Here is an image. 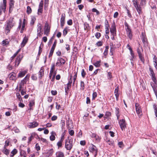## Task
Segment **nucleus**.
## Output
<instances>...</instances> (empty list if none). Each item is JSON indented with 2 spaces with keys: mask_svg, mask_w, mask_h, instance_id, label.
<instances>
[{
  "mask_svg": "<svg viewBox=\"0 0 157 157\" xmlns=\"http://www.w3.org/2000/svg\"><path fill=\"white\" fill-rule=\"evenodd\" d=\"M39 140L40 141H42L43 142H46V140L45 139L41 138H39Z\"/></svg>",
  "mask_w": 157,
  "mask_h": 157,
  "instance_id": "64",
  "label": "nucleus"
},
{
  "mask_svg": "<svg viewBox=\"0 0 157 157\" xmlns=\"http://www.w3.org/2000/svg\"><path fill=\"white\" fill-rule=\"evenodd\" d=\"M44 69L43 67H41L40 68V71L39 72V78H42L44 74Z\"/></svg>",
  "mask_w": 157,
  "mask_h": 157,
  "instance_id": "16",
  "label": "nucleus"
},
{
  "mask_svg": "<svg viewBox=\"0 0 157 157\" xmlns=\"http://www.w3.org/2000/svg\"><path fill=\"white\" fill-rule=\"evenodd\" d=\"M71 86L69 85L68 84H67V86L66 88H65V92L66 93H67L69 89V87H71Z\"/></svg>",
  "mask_w": 157,
  "mask_h": 157,
  "instance_id": "49",
  "label": "nucleus"
},
{
  "mask_svg": "<svg viewBox=\"0 0 157 157\" xmlns=\"http://www.w3.org/2000/svg\"><path fill=\"white\" fill-rule=\"evenodd\" d=\"M21 58L20 56H18L16 59L15 62V66L17 67L18 66L21 61Z\"/></svg>",
  "mask_w": 157,
  "mask_h": 157,
  "instance_id": "18",
  "label": "nucleus"
},
{
  "mask_svg": "<svg viewBox=\"0 0 157 157\" xmlns=\"http://www.w3.org/2000/svg\"><path fill=\"white\" fill-rule=\"evenodd\" d=\"M27 40H23L21 43V47H23L25 45L26 43L27 42Z\"/></svg>",
  "mask_w": 157,
  "mask_h": 157,
  "instance_id": "34",
  "label": "nucleus"
},
{
  "mask_svg": "<svg viewBox=\"0 0 157 157\" xmlns=\"http://www.w3.org/2000/svg\"><path fill=\"white\" fill-rule=\"evenodd\" d=\"M110 32L111 34L112 35L113 37L111 38L113 39H115V36L116 35V25L115 22L113 21L110 28Z\"/></svg>",
  "mask_w": 157,
  "mask_h": 157,
  "instance_id": "2",
  "label": "nucleus"
},
{
  "mask_svg": "<svg viewBox=\"0 0 157 157\" xmlns=\"http://www.w3.org/2000/svg\"><path fill=\"white\" fill-rule=\"evenodd\" d=\"M72 141L68 137L67 139L65 140V148L67 150H70L72 147Z\"/></svg>",
  "mask_w": 157,
  "mask_h": 157,
  "instance_id": "3",
  "label": "nucleus"
},
{
  "mask_svg": "<svg viewBox=\"0 0 157 157\" xmlns=\"http://www.w3.org/2000/svg\"><path fill=\"white\" fill-rule=\"evenodd\" d=\"M153 107L155 109V113L156 117H157V109L155 105H153Z\"/></svg>",
  "mask_w": 157,
  "mask_h": 157,
  "instance_id": "52",
  "label": "nucleus"
},
{
  "mask_svg": "<svg viewBox=\"0 0 157 157\" xmlns=\"http://www.w3.org/2000/svg\"><path fill=\"white\" fill-rule=\"evenodd\" d=\"M89 151L90 152L94 154L95 157L97 155L98 151L96 147L93 144L90 145L89 147Z\"/></svg>",
  "mask_w": 157,
  "mask_h": 157,
  "instance_id": "6",
  "label": "nucleus"
},
{
  "mask_svg": "<svg viewBox=\"0 0 157 157\" xmlns=\"http://www.w3.org/2000/svg\"><path fill=\"white\" fill-rule=\"evenodd\" d=\"M34 102L33 101H30L29 104V106L30 109H31V107L34 105Z\"/></svg>",
  "mask_w": 157,
  "mask_h": 157,
  "instance_id": "41",
  "label": "nucleus"
},
{
  "mask_svg": "<svg viewBox=\"0 0 157 157\" xmlns=\"http://www.w3.org/2000/svg\"><path fill=\"white\" fill-rule=\"evenodd\" d=\"M33 136L32 135H31L30 136L29 138V141H28V143H29L31 140L33 139Z\"/></svg>",
  "mask_w": 157,
  "mask_h": 157,
  "instance_id": "62",
  "label": "nucleus"
},
{
  "mask_svg": "<svg viewBox=\"0 0 157 157\" xmlns=\"http://www.w3.org/2000/svg\"><path fill=\"white\" fill-rule=\"evenodd\" d=\"M80 144L81 145L84 146L86 144V142L84 140H82L80 141Z\"/></svg>",
  "mask_w": 157,
  "mask_h": 157,
  "instance_id": "61",
  "label": "nucleus"
},
{
  "mask_svg": "<svg viewBox=\"0 0 157 157\" xmlns=\"http://www.w3.org/2000/svg\"><path fill=\"white\" fill-rule=\"evenodd\" d=\"M43 0H41L39 6V8L38 10V14L40 15L42 13L43 11Z\"/></svg>",
  "mask_w": 157,
  "mask_h": 157,
  "instance_id": "11",
  "label": "nucleus"
},
{
  "mask_svg": "<svg viewBox=\"0 0 157 157\" xmlns=\"http://www.w3.org/2000/svg\"><path fill=\"white\" fill-rule=\"evenodd\" d=\"M72 75H71L70 76V78H69L68 82L67 84L71 86V84L72 83Z\"/></svg>",
  "mask_w": 157,
  "mask_h": 157,
  "instance_id": "37",
  "label": "nucleus"
},
{
  "mask_svg": "<svg viewBox=\"0 0 157 157\" xmlns=\"http://www.w3.org/2000/svg\"><path fill=\"white\" fill-rule=\"evenodd\" d=\"M36 20V17L34 16H32L31 17V21L30 22V24L31 25L33 24L34 22Z\"/></svg>",
  "mask_w": 157,
  "mask_h": 157,
  "instance_id": "30",
  "label": "nucleus"
},
{
  "mask_svg": "<svg viewBox=\"0 0 157 157\" xmlns=\"http://www.w3.org/2000/svg\"><path fill=\"white\" fill-rule=\"evenodd\" d=\"M89 29V25L87 23L84 24V29L85 30H87Z\"/></svg>",
  "mask_w": 157,
  "mask_h": 157,
  "instance_id": "33",
  "label": "nucleus"
},
{
  "mask_svg": "<svg viewBox=\"0 0 157 157\" xmlns=\"http://www.w3.org/2000/svg\"><path fill=\"white\" fill-rule=\"evenodd\" d=\"M67 24L68 25H71L72 24V21L71 19H70L67 21Z\"/></svg>",
  "mask_w": 157,
  "mask_h": 157,
  "instance_id": "55",
  "label": "nucleus"
},
{
  "mask_svg": "<svg viewBox=\"0 0 157 157\" xmlns=\"http://www.w3.org/2000/svg\"><path fill=\"white\" fill-rule=\"evenodd\" d=\"M26 23V20L25 19H24L22 23V25H21V19L20 20V22L19 23L18 27L19 28H20L21 26V33H22L24 30L25 29Z\"/></svg>",
  "mask_w": 157,
  "mask_h": 157,
  "instance_id": "8",
  "label": "nucleus"
},
{
  "mask_svg": "<svg viewBox=\"0 0 157 157\" xmlns=\"http://www.w3.org/2000/svg\"><path fill=\"white\" fill-rule=\"evenodd\" d=\"M109 26L108 24V21L107 20H106L105 23V29H109Z\"/></svg>",
  "mask_w": 157,
  "mask_h": 157,
  "instance_id": "42",
  "label": "nucleus"
},
{
  "mask_svg": "<svg viewBox=\"0 0 157 157\" xmlns=\"http://www.w3.org/2000/svg\"><path fill=\"white\" fill-rule=\"evenodd\" d=\"M32 79L34 80H36L37 79V77L35 75H33L32 76Z\"/></svg>",
  "mask_w": 157,
  "mask_h": 157,
  "instance_id": "59",
  "label": "nucleus"
},
{
  "mask_svg": "<svg viewBox=\"0 0 157 157\" xmlns=\"http://www.w3.org/2000/svg\"><path fill=\"white\" fill-rule=\"evenodd\" d=\"M80 86L81 87L82 89H84V83L83 82L81 81L80 82Z\"/></svg>",
  "mask_w": 157,
  "mask_h": 157,
  "instance_id": "58",
  "label": "nucleus"
},
{
  "mask_svg": "<svg viewBox=\"0 0 157 157\" xmlns=\"http://www.w3.org/2000/svg\"><path fill=\"white\" fill-rule=\"evenodd\" d=\"M115 95L116 97V100L117 101L118 100V98L119 97V94H118V87H117V88H116L115 90L114 91Z\"/></svg>",
  "mask_w": 157,
  "mask_h": 157,
  "instance_id": "24",
  "label": "nucleus"
},
{
  "mask_svg": "<svg viewBox=\"0 0 157 157\" xmlns=\"http://www.w3.org/2000/svg\"><path fill=\"white\" fill-rule=\"evenodd\" d=\"M15 23V22L13 21V17H10L6 21L5 27V32L6 34H7L9 33L10 30L14 26Z\"/></svg>",
  "mask_w": 157,
  "mask_h": 157,
  "instance_id": "1",
  "label": "nucleus"
},
{
  "mask_svg": "<svg viewBox=\"0 0 157 157\" xmlns=\"http://www.w3.org/2000/svg\"><path fill=\"white\" fill-rule=\"evenodd\" d=\"M77 75V72H75V75L74 76V77H73V80H74V81H75V80L76 79Z\"/></svg>",
  "mask_w": 157,
  "mask_h": 157,
  "instance_id": "53",
  "label": "nucleus"
},
{
  "mask_svg": "<svg viewBox=\"0 0 157 157\" xmlns=\"http://www.w3.org/2000/svg\"><path fill=\"white\" fill-rule=\"evenodd\" d=\"M9 42L8 41H7L6 40H3V41H2V44L3 46L6 45L8 44Z\"/></svg>",
  "mask_w": 157,
  "mask_h": 157,
  "instance_id": "39",
  "label": "nucleus"
},
{
  "mask_svg": "<svg viewBox=\"0 0 157 157\" xmlns=\"http://www.w3.org/2000/svg\"><path fill=\"white\" fill-rule=\"evenodd\" d=\"M32 12V10L31 8L29 6H28L27 7V13L28 14H29Z\"/></svg>",
  "mask_w": 157,
  "mask_h": 157,
  "instance_id": "38",
  "label": "nucleus"
},
{
  "mask_svg": "<svg viewBox=\"0 0 157 157\" xmlns=\"http://www.w3.org/2000/svg\"><path fill=\"white\" fill-rule=\"evenodd\" d=\"M62 143H63V142L62 141H59L57 143V146H58V147L59 148L62 147Z\"/></svg>",
  "mask_w": 157,
  "mask_h": 157,
  "instance_id": "51",
  "label": "nucleus"
},
{
  "mask_svg": "<svg viewBox=\"0 0 157 157\" xmlns=\"http://www.w3.org/2000/svg\"><path fill=\"white\" fill-rule=\"evenodd\" d=\"M10 141L9 140H7L6 141L5 144L4 145V147L7 148V147L10 144Z\"/></svg>",
  "mask_w": 157,
  "mask_h": 157,
  "instance_id": "31",
  "label": "nucleus"
},
{
  "mask_svg": "<svg viewBox=\"0 0 157 157\" xmlns=\"http://www.w3.org/2000/svg\"><path fill=\"white\" fill-rule=\"evenodd\" d=\"M6 7L2 5H0V15L2 14V11L5 12L6 10Z\"/></svg>",
  "mask_w": 157,
  "mask_h": 157,
  "instance_id": "22",
  "label": "nucleus"
},
{
  "mask_svg": "<svg viewBox=\"0 0 157 157\" xmlns=\"http://www.w3.org/2000/svg\"><path fill=\"white\" fill-rule=\"evenodd\" d=\"M68 30L69 29L67 27L65 28L63 31V34L64 35H65L67 34Z\"/></svg>",
  "mask_w": 157,
  "mask_h": 157,
  "instance_id": "35",
  "label": "nucleus"
},
{
  "mask_svg": "<svg viewBox=\"0 0 157 157\" xmlns=\"http://www.w3.org/2000/svg\"><path fill=\"white\" fill-rule=\"evenodd\" d=\"M56 134L55 133L52 132H51V135L50 137V140L52 141L54 140L55 139V135Z\"/></svg>",
  "mask_w": 157,
  "mask_h": 157,
  "instance_id": "25",
  "label": "nucleus"
},
{
  "mask_svg": "<svg viewBox=\"0 0 157 157\" xmlns=\"http://www.w3.org/2000/svg\"><path fill=\"white\" fill-rule=\"evenodd\" d=\"M29 76L28 75H27L24 78V79L21 81V82L23 83V84L26 83L25 80L29 79Z\"/></svg>",
  "mask_w": 157,
  "mask_h": 157,
  "instance_id": "32",
  "label": "nucleus"
},
{
  "mask_svg": "<svg viewBox=\"0 0 157 157\" xmlns=\"http://www.w3.org/2000/svg\"><path fill=\"white\" fill-rule=\"evenodd\" d=\"M132 2L134 6L139 14H140L142 13V9L140 6L138 4L137 0H133Z\"/></svg>",
  "mask_w": 157,
  "mask_h": 157,
  "instance_id": "5",
  "label": "nucleus"
},
{
  "mask_svg": "<svg viewBox=\"0 0 157 157\" xmlns=\"http://www.w3.org/2000/svg\"><path fill=\"white\" fill-rule=\"evenodd\" d=\"M57 117L56 116H53L51 118V120L52 121H54L56 120L57 119Z\"/></svg>",
  "mask_w": 157,
  "mask_h": 157,
  "instance_id": "63",
  "label": "nucleus"
},
{
  "mask_svg": "<svg viewBox=\"0 0 157 157\" xmlns=\"http://www.w3.org/2000/svg\"><path fill=\"white\" fill-rule=\"evenodd\" d=\"M54 50H55V49H54L53 48H51V49L50 50V53H49V57H50L52 56Z\"/></svg>",
  "mask_w": 157,
  "mask_h": 157,
  "instance_id": "43",
  "label": "nucleus"
},
{
  "mask_svg": "<svg viewBox=\"0 0 157 157\" xmlns=\"http://www.w3.org/2000/svg\"><path fill=\"white\" fill-rule=\"evenodd\" d=\"M17 151L16 149H14L11 152V154L10 155V157H13L17 153Z\"/></svg>",
  "mask_w": 157,
  "mask_h": 157,
  "instance_id": "23",
  "label": "nucleus"
},
{
  "mask_svg": "<svg viewBox=\"0 0 157 157\" xmlns=\"http://www.w3.org/2000/svg\"><path fill=\"white\" fill-rule=\"evenodd\" d=\"M124 25L125 26V29L127 32V33L129 36V38L131 39L132 36V34L131 33V30L127 23H124Z\"/></svg>",
  "mask_w": 157,
  "mask_h": 157,
  "instance_id": "9",
  "label": "nucleus"
},
{
  "mask_svg": "<svg viewBox=\"0 0 157 157\" xmlns=\"http://www.w3.org/2000/svg\"><path fill=\"white\" fill-rule=\"evenodd\" d=\"M101 61H97L94 62L93 65L96 67H99L101 65Z\"/></svg>",
  "mask_w": 157,
  "mask_h": 157,
  "instance_id": "21",
  "label": "nucleus"
},
{
  "mask_svg": "<svg viewBox=\"0 0 157 157\" xmlns=\"http://www.w3.org/2000/svg\"><path fill=\"white\" fill-rule=\"evenodd\" d=\"M86 74L84 70L82 69L81 71V75L83 78H84Z\"/></svg>",
  "mask_w": 157,
  "mask_h": 157,
  "instance_id": "40",
  "label": "nucleus"
},
{
  "mask_svg": "<svg viewBox=\"0 0 157 157\" xmlns=\"http://www.w3.org/2000/svg\"><path fill=\"white\" fill-rule=\"evenodd\" d=\"M55 69V64H53L52 65V67L51 68V70L50 71V72L51 73H55L54 72Z\"/></svg>",
  "mask_w": 157,
  "mask_h": 157,
  "instance_id": "36",
  "label": "nucleus"
},
{
  "mask_svg": "<svg viewBox=\"0 0 157 157\" xmlns=\"http://www.w3.org/2000/svg\"><path fill=\"white\" fill-rule=\"evenodd\" d=\"M95 36L97 39H99L101 36V34L99 33H97Z\"/></svg>",
  "mask_w": 157,
  "mask_h": 157,
  "instance_id": "57",
  "label": "nucleus"
},
{
  "mask_svg": "<svg viewBox=\"0 0 157 157\" xmlns=\"http://www.w3.org/2000/svg\"><path fill=\"white\" fill-rule=\"evenodd\" d=\"M16 74L14 72H12L11 73L9 74V77L10 80H15L16 78Z\"/></svg>",
  "mask_w": 157,
  "mask_h": 157,
  "instance_id": "15",
  "label": "nucleus"
},
{
  "mask_svg": "<svg viewBox=\"0 0 157 157\" xmlns=\"http://www.w3.org/2000/svg\"><path fill=\"white\" fill-rule=\"evenodd\" d=\"M102 44L103 43L102 41H99L96 43V44L99 47L102 46Z\"/></svg>",
  "mask_w": 157,
  "mask_h": 157,
  "instance_id": "50",
  "label": "nucleus"
},
{
  "mask_svg": "<svg viewBox=\"0 0 157 157\" xmlns=\"http://www.w3.org/2000/svg\"><path fill=\"white\" fill-rule=\"evenodd\" d=\"M135 107L136 112L137 114L139 116H141L142 115V113L141 108L140 107L139 105L137 103H136Z\"/></svg>",
  "mask_w": 157,
  "mask_h": 157,
  "instance_id": "10",
  "label": "nucleus"
},
{
  "mask_svg": "<svg viewBox=\"0 0 157 157\" xmlns=\"http://www.w3.org/2000/svg\"><path fill=\"white\" fill-rule=\"evenodd\" d=\"M2 151L5 154L7 155L9 154L10 152V151L9 150L7 149L6 148L3 147V150H2Z\"/></svg>",
  "mask_w": 157,
  "mask_h": 157,
  "instance_id": "20",
  "label": "nucleus"
},
{
  "mask_svg": "<svg viewBox=\"0 0 157 157\" xmlns=\"http://www.w3.org/2000/svg\"><path fill=\"white\" fill-rule=\"evenodd\" d=\"M65 15L64 13H63L61 15L60 18V25L61 27H63L65 24Z\"/></svg>",
  "mask_w": 157,
  "mask_h": 157,
  "instance_id": "14",
  "label": "nucleus"
},
{
  "mask_svg": "<svg viewBox=\"0 0 157 157\" xmlns=\"http://www.w3.org/2000/svg\"><path fill=\"white\" fill-rule=\"evenodd\" d=\"M14 3V0H10V9L13 7Z\"/></svg>",
  "mask_w": 157,
  "mask_h": 157,
  "instance_id": "28",
  "label": "nucleus"
},
{
  "mask_svg": "<svg viewBox=\"0 0 157 157\" xmlns=\"http://www.w3.org/2000/svg\"><path fill=\"white\" fill-rule=\"evenodd\" d=\"M58 61L60 62L61 65L64 64L65 63V60L62 58H58Z\"/></svg>",
  "mask_w": 157,
  "mask_h": 157,
  "instance_id": "27",
  "label": "nucleus"
},
{
  "mask_svg": "<svg viewBox=\"0 0 157 157\" xmlns=\"http://www.w3.org/2000/svg\"><path fill=\"white\" fill-rule=\"evenodd\" d=\"M39 124L37 122L34 121L32 122H29L28 124V127L29 128H33L36 127Z\"/></svg>",
  "mask_w": 157,
  "mask_h": 157,
  "instance_id": "13",
  "label": "nucleus"
},
{
  "mask_svg": "<svg viewBox=\"0 0 157 157\" xmlns=\"http://www.w3.org/2000/svg\"><path fill=\"white\" fill-rule=\"evenodd\" d=\"M50 27L48 23H46L44 28V33L46 35H47L50 32Z\"/></svg>",
  "mask_w": 157,
  "mask_h": 157,
  "instance_id": "12",
  "label": "nucleus"
},
{
  "mask_svg": "<svg viewBox=\"0 0 157 157\" xmlns=\"http://www.w3.org/2000/svg\"><path fill=\"white\" fill-rule=\"evenodd\" d=\"M119 124L122 130H124L126 125L125 120L124 119L120 120L119 121Z\"/></svg>",
  "mask_w": 157,
  "mask_h": 157,
  "instance_id": "7",
  "label": "nucleus"
},
{
  "mask_svg": "<svg viewBox=\"0 0 157 157\" xmlns=\"http://www.w3.org/2000/svg\"><path fill=\"white\" fill-rule=\"evenodd\" d=\"M56 157H64V155L63 152L61 151H58L56 154Z\"/></svg>",
  "mask_w": 157,
  "mask_h": 157,
  "instance_id": "19",
  "label": "nucleus"
},
{
  "mask_svg": "<svg viewBox=\"0 0 157 157\" xmlns=\"http://www.w3.org/2000/svg\"><path fill=\"white\" fill-rule=\"evenodd\" d=\"M143 51L142 48L139 47L137 49V52L138 54V55H142L141 52Z\"/></svg>",
  "mask_w": 157,
  "mask_h": 157,
  "instance_id": "29",
  "label": "nucleus"
},
{
  "mask_svg": "<svg viewBox=\"0 0 157 157\" xmlns=\"http://www.w3.org/2000/svg\"><path fill=\"white\" fill-rule=\"evenodd\" d=\"M139 58L140 59V60L144 63V58L143 57V56L142 55H139Z\"/></svg>",
  "mask_w": 157,
  "mask_h": 157,
  "instance_id": "48",
  "label": "nucleus"
},
{
  "mask_svg": "<svg viewBox=\"0 0 157 157\" xmlns=\"http://www.w3.org/2000/svg\"><path fill=\"white\" fill-rule=\"evenodd\" d=\"M21 155L23 156L24 157H26L27 156L26 152L24 151H21L20 152Z\"/></svg>",
  "mask_w": 157,
  "mask_h": 157,
  "instance_id": "45",
  "label": "nucleus"
},
{
  "mask_svg": "<svg viewBox=\"0 0 157 157\" xmlns=\"http://www.w3.org/2000/svg\"><path fill=\"white\" fill-rule=\"evenodd\" d=\"M69 133L70 135L72 136L74 134V130H71L69 131Z\"/></svg>",
  "mask_w": 157,
  "mask_h": 157,
  "instance_id": "60",
  "label": "nucleus"
},
{
  "mask_svg": "<svg viewBox=\"0 0 157 157\" xmlns=\"http://www.w3.org/2000/svg\"><path fill=\"white\" fill-rule=\"evenodd\" d=\"M27 73V71H20L18 75V77L19 78H21L24 77L26 74Z\"/></svg>",
  "mask_w": 157,
  "mask_h": 157,
  "instance_id": "17",
  "label": "nucleus"
},
{
  "mask_svg": "<svg viewBox=\"0 0 157 157\" xmlns=\"http://www.w3.org/2000/svg\"><path fill=\"white\" fill-rule=\"evenodd\" d=\"M92 11L93 12H96V15H98L99 14V12L95 8H93L92 9Z\"/></svg>",
  "mask_w": 157,
  "mask_h": 157,
  "instance_id": "44",
  "label": "nucleus"
},
{
  "mask_svg": "<svg viewBox=\"0 0 157 157\" xmlns=\"http://www.w3.org/2000/svg\"><path fill=\"white\" fill-rule=\"evenodd\" d=\"M141 37L142 39H145L146 38L145 33H142Z\"/></svg>",
  "mask_w": 157,
  "mask_h": 157,
  "instance_id": "54",
  "label": "nucleus"
},
{
  "mask_svg": "<svg viewBox=\"0 0 157 157\" xmlns=\"http://www.w3.org/2000/svg\"><path fill=\"white\" fill-rule=\"evenodd\" d=\"M115 109V113L117 117V119L118 120L120 117L119 109L118 108H116Z\"/></svg>",
  "mask_w": 157,
  "mask_h": 157,
  "instance_id": "26",
  "label": "nucleus"
},
{
  "mask_svg": "<svg viewBox=\"0 0 157 157\" xmlns=\"http://www.w3.org/2000/svg\"><path fill=\"white\" fill-rule=\"evenodd\" d=\"M111 115V113L110 112H106L105 114V116H106V118L109 117V116H110Z\"/></svg>",
  "mask_w": 157,
  "mask_h": 157,
  "instance_id": "56",
  "label": "nucleus"
},
{
  "mask_svg": "<svg viewBox=\"0 0 157 157\" xmlns=\"http://www.w3.org/2000/svg\"><path fill=\"white\" fill-rule=\"evenodd\" d=\"M140 6H143L146 4V0H141L140 3Z\"/></svg>",
  "mask_w": 157,
  "mask_h": 157,
  "instance_id": "46",
  "label": "nucleus"
},
{
  "mask_svg": "<svg viewBox=\"0 0 157 157\" xmlns=\"http://www.w3.org/2000/svg\"><path fill=\"white\" fill-rule=\"evenodd\" d=\"M97 96V93L96 92H94L93 93L92 95V100H94Z\"/></svg>",
  "mask_w": 157,
  "mask_h": 157,
  "instance_id": "47",
  "label": "nucleus"
},
{
  "mask_svg": "<svg viewBox=\"0 0 157 157\" xmlns=\"http://www.w3.org/2000/svg\"><path fill=\"white\" fill-rule=\"evenodd\" d=\"M43 30L42 28L41 25L40 24H38L37 26V36L36 38L40 39L42 37L43 34Z\"/></svg>",
  "mask_w": 157,
  "mask_h": 157,
  "instance_id": "4",
  "label": "nucleus"
}]
</instances>
